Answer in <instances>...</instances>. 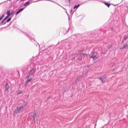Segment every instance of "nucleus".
<instances>
[{
    "label": "nucleus",
    "mask_w": 128,
    "mask_h": 128,
    "mask_svg": "<svg viewBox=\"0 0 128 128\" xmlns=\"http://www.w3.org/2000/svg\"><path fill=\"white\" fill-rule=\"evenodd\" d=\"M28 103L26 101L22 103H20L17 106L16 108L14 110V114H22L24 112L25 108H26Z\"/></svg>",
    "instance_id": "1"
},
{
    "label": "nucleus",
    "mask_w": 128,
    "mask_h": 128,
    "mask_svg": "<svg viewBox=\"0 0 128 128\" xmlns=\"http://www.w3.org/2000/svg\"><path fill=\"white\" fill-rule=\"evenodd\" d=\"M84 50H80L77 51L75 54V56L72 58L73 60H76V62H82V56H84Z\"/></svg>",
    "instance_id": "2"
},
{
    "label": "nucleus",
    "mask_w": 128,
    "mask_h": 128,
    "mask_svg": "<svg viewBox=\"0 0 128 128\" xmlns=\"http://www.w3.org/2000/svg\"><path fill=\"white\" fill-rule=\"evenodd\" d=\"M36 68L34 66L31 68L28 73L26 78H30V76H34V74H36Z\"/></svg>",
    "instance_id": "3"
},
{
    "label": "nucleus",
    "mask_w": 128,
    "mask_h": 128,
    "mask_svg": "<svg viewBox=\"0 0 128 128\" xmlns=\"http://www.w3.org/2000/svg\"><path fill=\"white\" fill-rule=\"evenodd\" d=\"M90 58L96 61V60L100 58V54L96 52H92L90 54Z\"/></svg>",
    "instance_id": "4"
},
{
    "label": "nucleus",
    "mask_w": 128,
    "mask_h": 128,
    "mask_svg": "<svg viewBox=\"0 0 128 128\" xmlns=\"http://www.w3.org/2000/svg\"><path fill=\"white\" fill-rule=\"evenodd\" d=\"M23 32L24 33V36H26V38H29L31 42L36 41L34 39V34H32V32H30L28 33H25L24 32Z\"/></svg>",
    "instance_id": "5"
},
{
    "label": "nucleus",
    "mask_w": 128,
    "mask_h": 128,
    "mask_svg": "<svg viewBox=\"0 0 128 128\" xmlns=\"http://www.w3.org/2000/svg\"><path fill=\"white\" fill-rule=\"evenodd\" d=\"M32 116H33L34 120V122H38V120L36 118H38V113L36 112H33L32 114Z\"/></svg>",
    "instance_id": "6"
},
{
    "label": "nucleus",
    "mask_w": 128,
    "mask_h": 128,
    "mask_svg": "<svg viewBox=\"0 0 128 128\" xmlns=\"http://www.w3.org/2000/svg\"><path fill=\"white\" fill-rule=\"evenodd\" d=\"M106 75L104 74L102 77L99 78V80L102 81L103 84L106 82Z\"/></svg>",
    "instance_id": "7"
},
{
    "label": "nucleus",
    "mask_w": 128,
    "mask_h": 128,
    "mask_svg": "<svg viewBox=\"0 0 128 128\" xmlns=\"http://www.w3.org/2000/svg\"><path fill=\"white\" fill-rule=\"evenodd\" d=\"M10 90V85L8 83H6L5 85V92H8Z\"/></svg>",
    "instance_id": "8"
},
{
    "label": "nucleus",
    "mask_w": 128,
    "mask_h": 128,
    "mask_svg": "<svg viewBox=\"0 0 128 128\" xmlns=\"http://www.w3.org/2000/svg\"><path fill=\"white\" fill-rule=\"evenodd\" d=\"M24 10V8H21L19 9L16 12V15L18 16V14H20V12H22V10Z\"/></svg>",
    "instance_id": "9"
},
{
    "label": "nucleus",
    "mask_w": 128,
    "mask_h": 128,
    "mask_svg": "<svg viewBox=\"0 0 128 128\" xmlns=\"http://www.w3.org/2000/svg\"><path fill=\"white\" fill-rule=\"evenodd\" d=\"M124 48H128V44H124L122 47L120 48V50H124Z\"/></svg>",
    "instance_id": "10"
},
{
    "label": "nucleus",
    "mask_w": 128,
    "mask_h": 128,
    "mask_svg": "<svg viewBox=\"0 0 128 128\" xmlns=\"http://www.w3.org/2000/svg\"><path fill=\"white\" fill-rule=\"evenodd\" d=\"M103 4H105V6H108V8H110V6H112V4L110 3H108V2H102Z\"/></svg>",
    "instance_id": "11"
},
{
    "label": "nucleus",
    "mask_w": 128,
    "mask_h": 128,
    "mask_svg": "<svg viewBox=\"0 0 128 128\" xmlns=\"http://www.w3.org/2000/svg\"><path fill=\"white\" fill-rule=\"evenodd\" d=\"M70 28H68V30H66V28H63L64 34H66L68 32V31L70 30Z\"/></svg>",
    "instance_id": "12"
},
{
    "label": "nucleus",
    "mask_w": 128,
    "mask_h": 128,
    "mask_svg": "<svg viewBox=\"0 0 128 128\" xmlns=\"http://www.w3.org/2000/svg\"><path fill=\"white\" fill-rule=\"evenodd\" d=\"M9 14L8 12H6V14H7V16L4 18L6 20L9 18H10V14Z\"/></svg>",
    "instance_id": "13"
},
{
    "label": "nucleus",
    "mask_w": 128,
    "mask_h": 128,
    "mask_svg": "<svg viewBox=\"0 0 128 128\" xmlns=\"http://www.w3.org/2000/svg\"><path fill=\"white\" fill-rule=\"evenodd\" d=\"M80 77H78L76 78V79L75 80V84H78V82H80Z\"/></svg>",
    "instance_id": "14"
},
{
    "label": "nucleus",
    "mask_w": 128,
    "mask_h": 128,
    "mask_svg": "<svg viewBox=\"0 0 128 128\" xmlns=\"http://www.w3.org/2000/svg\"><path fill=\"white\" fill-rule=\"evenodd\" d=\"M27 80H26V82L28 84V82H30V81L32 80V78H27Z\"/></svg>",
    "instance_id": "15"
},
{
    "label": "nucleus",
    "mask_w": 128,
    "mask_h": 128,
    "mask_svg": "<svg viewBox=\"0 0 128 128\" xmlns=\"http://www.w3.org/2000/svg\"><path fill=\"white\" fill-rule=\"evenodd\" d=\"M81 4H78V5L74 6V10H76V8L77 9L79 6H80V5H81Z\"/></svg>",
    "instance_id": "16"
},
{
    "label": "nucleus",
    "mask_w": 128,
    "mask_h": 128,
    "mask_svg": "<svg viewBox=\"0 0 128 128\" xmlns=\"http://www.w3.org/2000/svg\"><path fill=\"white\" fill-rule=\"evenodd\" d=\"M125 12H128V4L126 5L124 8Z\"/></svg>",
    "instance_id": "17"
},
{
    "label": "nucleus",
    "mask_w": 128,
    "mask_h": 128,
    "mask_svg": "<svg viewBox=\"0 0 128 128\" xmlns=\"http://www.w3.org/2000/svg\"><path fill=\"white\" fill-rule=\"evenodd\" d=\"M6 12H8V14H9L10 15V16H12V14L14 12V11H13V12H10V10H8Z\"/></svg>",
    "instance_id": "18"
},
{
    "label": "nucleus",
    "mask_w": 128,
    "mask_h": 128,
    "mask_svg": "<svg viewBox=\"0 0 128 128\" xmlns=\"http://www.w3.org/2000/svg\"><path fill=\"white\" fill-rule=\"evenodd\" d=\"M4 20H5L4 18V19L2 20V21L1 22H0V26L4 25Z\"/></svg>",
    "instance_id": "19"
},
{
    "label": "nucleus",
    "mask_w": 128,
    "mask_h": 128,
    "mask_svg": "<svg viewBox=\"0 0 128 128\" xmlns=\"http://www.w3.org/2000/svg\"><path fill=\"white\" fill-rule=\"evenodd\" d=\"M28 4H30V2L28 1L24 4V6H26Z\"/></svg>",
    "instance_id": "20"
},
{
    "label": "nucleus",
    "mask_w": 128,
    "mask_h": 128,
    "mask_svg": "<svg viewBox=\"0 0 128 128\" xmlns=\"http://www.w3.org/2000/svg\"><path fill=\"white\" fill-rule=\"evenodd\" d=\"M34 45L36 46V48H40V44H38V43L36 42L34 43Z\"/></svg>",
    "instance_id": "21"
},
{
    "label": "nucleus",
    "mask_w": 128,
    "mask_h": 128,
    "mask_svg": "<svg viewBox=\"0 0 128 128\" xmlns=\"http://www.w3.org/2000/svg\"><path fill=\"white\" fill-rule=\"evenodd\" d=\"M10 20H12V18H9L7 19L6 20V22H10Z\"/></svg>",
    "instance_id": "22"
},
{
    "label": "nucleus",
    "mask_w": 128,
    "mask_h": 128,
    "mask_svg": "<svg viewBox=\"0 0 128 128\" xmlns=\"http://www.w3.org/2000/svg\"><path fill=\"white\" fill-rule=\"evenodd\" d=\"M4 18V14H3L0 17V20H2V18Z\"/></svg>",
    "instance_id": "23"
},
{
    "label": "nucleus",
    "mask_w": 128,
    "mask_h": 128,
    "mask_svg": "<svg viewBox=\"0 0 128 128\" xmlns=\"http://www.w3.org/2000/svg\"><path fill=\"white\" fill-rule=\"evenodd\" d=\"M128 35L127 36H125L124 38V40H128Z\"/></svg>",
    "instance_id": "24"
},
{
    "label": "nucleus",
    "mask_w": 128,
    "mask_h": 128,
    "mask_svg": "<svg viewBox=\"0 0 128 128\" xmlns=\"http://www.w3.org/2000/svg\"><path fill=\"white\" fill-rule=\"evenodd\" d=\"M22 94V90H19L18 94Z\"/></svg>",
    "instance_id": "25"
},
{
    "label": "nucleus",
    "mask_w": 128,
    "mask_h": 128,
    "mask_svg": "<svg viewBox=\"0 0 128 128\" xmlns=\"http://www.w3.org/2000/svg\"><path fill=\"white\" fill-rule=\"evenodd\" d=\"M70 14H74V12H72V9L70 10Z\"/></svg>",
    "instance_id": "26"
},
{
    "label": "nucleus",
    "mask_w": 128,
    "mask_h": 128,
    "mask_svg": "<svg viewBox=\"0 0 128 128\" xmlns=\"http://www.w3.org/2000/svg\"><path fill=\"white\" fill-rule=\"evenodd\" d=\"M66 13L67 14V15L68 16V20H70V15L68 14V12H66Z\"/></svg>",
    "instance_id": "27"
},
{
    "label": "nucleus",
    "mask_w": 128,
    "mask_h": 128,
    "mask_svg": "<svg viewBox=\"0 0 128 128\" xmlns=\"http://www.w3.org/2000/svg\"><path fill=\"white\" fill-rule=\"evenodd\" d=\"M124 41H126V40H124V39H123L122 40V44H124Z\"/></svg>",
    "instance_id": "28"
},
{
    "label": "nucleus",
    "mask_w": 128,
    "mask_h": 128,
    "mask_svg": "<svg viewBox=\"0 0 128 128\" xmlns=\"http://www.w3.org/2000/svg\"><path fill=\"white\" fill-rule=\"evenodd\" d=\"M28 82H25L24 86H28Z\"/></svg>",
    "instance_id": "29"
},
{
    "label": "nucleus",
    "mask_w": 128,
    "mask_h": 128,
    "mask_svg": "<svg viewBox=\"0 0 128 128\" xmlns=\"http://www.w3.org/2000/svg\"><path fill=\"white\" fill-rule=\"evenodd\" d=\"M48 1H49V2H54V4H57L56 2H54V1L52 0H48Z\"/></svg>",
    "instance_id": "30"
},
{
    "label": "nucleus",
    "mask_w": 128,
    "mask_h": 128,
    "mask_svg": "<svg viewBox=\"0 0 128 128\" xmlns=\"http://www.w3.org/2000/svg\"><path fill=\"white\" fill-rule=\"evenodd\" d=\"M8 22H6V20H5L4 23V24H7Z\"/></svg>",
    "instance_id": "31"
},
{
    "label": "nucleus",
    "mask_w": 128,
    "mask_h": 128,
    "mask_svg": "<svg viewBox=\"0 0 128 128\" xmlns=\"http://www.w3.org/2000/svg\"><path fill=\"white\" fill-rule=\"evenodd\" d=\"M69 4H70V0H68Z\"/></svg>",
    "instance_id": "32"
},
{
    "label": "nucleus",
    "mask_w": 128,
    "mask_h": 128,
    "mask_svg": "<svg viewBox=\"0 0 128 128\" xmlns=\"http://www.w3.org/2000/svg\"><path fill=\"white\" fill-rule=\"evenodd\" d=\"M88 1H85L83 4H84L85 2H88Z\"/></svg>",
    "instance_id": "33"
},
{
    "label": "nucleus",
    "mask_w": 128,
    "mask_h": 128,
    "mask_svg": "<svg viewBox=\"0 0 128 128\" xmlns=\"http://www.w3.org/2000/svg\"><path fill=\"white\" fill-rule=\"evenodd\" d=\"M112 44H111L110 48H112Z\"/></svg>",
    "instance_id": "34"
},
{
    "label": "nucleus",
    "mask_w": 128,
    "mask_h": 128,
    "mask_svg": "<svg viewBox=\"0 0 128 128\" xmlns=\"http://www.w3.org/2000/svg\"><path fill=\"white\" fill-rule=\"evenodd\" d=\"M24 0H20L21 2H22V1H24Z\"/></svg>",
    "instance_id": "35"
},
{
    "label": "nucleus",
    "mask_w": 128,
    "mask_h": 128,
    "mask_svg": "<svg viewBox=\"0 0 128 128\" xmlns=\"http://www.w3.org/2000/svg\"><path fill=\"white\" fill-rule=\"evenodd\" d=\"M113 29H114V28H111L112 30Z\"/></svg>",
    "instance_id": "36"
},
{
    "label": "nucleus",
    "mask_w": 128,
    "mask_h": 128,
    "mask_svg": "<svg viewBox=\"0 0 128 128\" xmlns=\"http://www.w3.org/2000/svg\"><path fill=\"white\" fill-rule=\"evenodd\" d=\"M6 2V1H4V2Z\"/></svg>",
    "instance_id": "37"
},
{
    "label": "nucleus",
    "mask_w": 128,
    "mask_h": 128,
    "mask_svg": "<svg viewBox=\"0 0 128 128\" xmlns=\"http://www.w3.org/2000/svg\"><path fill=\"white\" fill-rule=\"evenodd\" d=\"M116 6H118V4H116Z\"/></svg>",
    "instance_id": "38"
},
{
    "label": "nucleus",
    "mask_w": 128,
    "mask_h": 128,
    "mask_svg": "<svg viewBox=\"0 0 128 128\" xmlns=\"http://www.w3.org/2000/svg\"><path fill=\"white\" fill-rule=\"evenodd\" d=\"M94 36V38H98L97 36Z\"/></svg>",
    "instance_id": "39"
},
{
    "label": "nucleus",
    "mask_w": 128,
    "mask_h": 128,
    "mask_svg": "<svg viewBox=\"0 0 128 128\" xmlns=\"http://www.w3.org/2000/svg\"><path fill=\"white\" fill-rule=\"evenodd\" d=\"M88 68H89V66H88Z\"/></svg>",
    "instance_id": "40"
}]
</instances>
